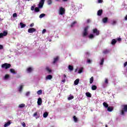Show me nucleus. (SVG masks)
<instances>
[{"label": "nucleus", "mask_w": 127, "mask_h": 127, "mask_svg": "<svg viewBox=\"0 0 127 127\" xmlns=\"http://www.w3.org/2000/svg\"><path fill=\"white\" fill-rule=\"evenodd\" d=\"M123 108L121 111V115L122 116H125V113L127 112V105H124L123 106Z\"/></svg>", "instance_id": "nucleus-1"}, {"label": "nucleus", "mask_w": 127, "mask_h": 127, "mask_svg": "<svg viewBox=\"0 0 127 127\" xmlns=\"http://www.w3.org/2000/svg\"><path fill=\"white\" fill-rule=\"evenodd\" d=\"M88 29H89V26L84 27L83 32L82 33L83 37H85L88 35Z\"/></svg>", "instance_id": "nucleus-2"}, {"label": "nucleus", "mask_w": 127, "mask_h": 127, "mask_svg": "<svg viewBox=\"0 0 127 127\" xmlns=\"http://www.w3.org/2000/svg\"><path fill=\"white\" fill-rule=\"evenodd\" d=\"M11 67V64L7 63H5L1 65V68H4L5 69H8Z\"/></svg>", "instance_id": "nucleus-3"}, {"label": "nucleus", "mask_w": 127, "mask_h": 127, "mask_svg": "<svg viewBox=\"0 0 127 127\" xmlns=\"http://www.w3.org/2000/svg\"><path fill=\"white\" fill-rule=\"evenodd\" d=\"M45 0H41L39 3L38 6L39 8H42L43 7V5L44 4V2Z\"/></svg>", "instance_id": "nucleus-4"}, {"label": "nucleus", "mask_w": 127, "mask_h": 127, "mask_svg": "<svg viewBox=\"0 0 127 127\" xmlns=\"http://www.w3.org/2000/svg\"><path fill=\"white\" fill-rule=\"evenodd\" d=\"M93 32L96 36L100 35V31L98 30V29L97 28L93 29Z\"/></svg>", "instance_id": "nucleus-5"}, {"label": "nucleus", "mask_w": 127, "mask_h": 127, "mask_svg": "<svg viewBox=\"0 0 127 127\" xmlns=\"http://www.w3.org/2000/svg\"><path fill=\"white\" fill-rule=\"evenodd\" d=\"M7 35V31H4L3 33H0V38L3 37V36H6Z\"/></svg>", "instance_id": "nucleus-6"}, {"label": "nucleus", "mask_w": 127, "mask_h": 127, "mask_svg": "<svg viewBox=\"0 0 127 127\" xmlns=\"http://www.w3.org/2000/svg\"><path fill=\"white\" fill-rule=\"evenodd\" d=\"M65 13V9L63 7H61L60 8V14L63 15Z\"/></svg>", "instance_id": "nucleus-7"}, {"label": "nucleus", "mask_w": 127, "mask_h": 127, "mask_svg": "<svg viewBox=\"0 0 127 127\" xmlns=\"http://www.w3.org/2000/svg\"><path fill=\"white\" fill-rule=\"evenodd\" d=\"M35 31H36V29L34 28H30L28 30L29 33H33V32H35Z\"/></svg>", "instance_id": "nucleus-8"}, {"label": "nucleus", "mask_w": 127, "mask_h": 127, "mask_svg": "<svg viewBox=\"0 0 127 127\" xmlns=\"http://www.w3.org/2000/svg\"><path fill=\"white\" fill-rule=\"evenodd\" d=\"M59 61V57H56V58H54V61L53 62V64H56L57 62H58Z\"/></svg>", "instance_id": "nucleus-9"}, {"label": "nucleus", "mask_w": 127, "mask_h": 127, "mask_svg": "<svg viewBox=\"0 0 127 127\" xmlns=\"http://www.w3.org/2000/svg\"><path fill=\"white\" fill-rule=\"evenodd\" d=\"M37 104L38 106H41V104H42V99L41 98H39L37 101Z\"/></svg>", "instance_id": "nucleus-10"}, {"label": "nucleus", "mask_w": 127, "mask_h": 127, "mask_svg": "<svg viewBox=\"0 0 127 127\" xmlns=\"http://www.w3.org/2000/svg\"><path fill=\"white\" fill-rule=\"evenodd\" d=\"M103 14V10L102 9H100L97 12V15L99 16H101L102 14Z\"/></svg>", "instance_id": "nucleus-11"}, {"label": "nucleus", "mask_w": 127, "mask_h": 127, "mask_svg": "<svg viewBox=\"0 0 127 127\" xmlns=\"http://www.w3.org/2000/svg\"><path fill=\"white\" fill-rule=\"evenodd\" d=\"M11 124V123L10 122V121H9L8 122H7L6 123H5L4 125V127H7L9 126H10V124Z\"/></svg>", "instance_id": "nucleus-12"}, {"label": "nucleus", "mask_w": 127, "mask_h": 127, "mask_svg": "<svg viewBox=\"0 0 127 127\" xmlns=\"http://www.w3.org/2000/svg\"><path fill=\"white\" fill-rule=\"evenodd\" d=\"M33 69L32 68V67H28V68H27V72H28V73H31V72H32Z\"/></svg>", "instance_id": "nucleus-13"}, {"label": "nucleus", "mask_w": 127, "mask_h": 127, "mask_svg": "<svg viewBox=\"0 0 127 127\" xmlns=\"http://www.w3.org/2000/svg\"><path fill=\"white\" fill-rule=\"evenodd\" d=\"M52 78H53V76L51 75H48L46 76V80H51Z\"/></svg>", "instance_id": "nucleus-14"}, {"label": "nucleus", "mask_w": 127, "mask_h": 127, "mask_svg": "<svg viewBox=\"0 0 127 127\" xmlns=\"http://www.w3.org/2000/svg\"><path fill=\"white\" fill-rule=\"evenodd\" d=\"M20 25L21 26V28H24V27H25V26H26V25L25 24H24L22 22L20 23Z\"/></svg>", "instance_id": "nucleus-15"}, {"label": "nucleus", "mask_w": 127, "mask_h": 127, "mask_svg": "<svg viewBox=\"0 0 127 127\" xmlns=\"http://www.w3.org/2000/svg\"><path fill=\"white\" fill-rule=\"evenodd\" d=\"M68 69L69 70V71H73V70H74V67H73L72 65H68Z\"/></svg>", "instance_id": "nucleus-16"}, {"label": "nucleus", "mask_w": 127, "mask_h": 127, "mask_svg": "<svg viewBox=\"0 0 127 127\" xmlns=\"http://www.w3.org/2000/svg\"><path fill=\"white\" fill-rule=\"evenodd\" d=\"M80 81V80L79 79H76L74 82V85L76 86L77 85H78V84H79V82Z\"/></svg>", "instance_id": "nucleus-17"}, {"label": "nucleus", "mask_w": 127, "mask_h": 127, "mask_svg": "<svg viewBox=\"0 0 127 127\" xmlns=\"http://www.w3.org/2000/svg\"><path fill=\"white\" fill-rule=\"evenodd\" d=\"M103 54H108V53H110V50H105L103 51Z\"/></svg>", "instance_id": "nucleus-18"}, {"label": "nucleus", "mask_w": 127, "mask_h": 127, "mask_svg": "<svg viewBox=\"0 0 127 127\" xmlns=\"http://www.w3.org/2000/svg\"><path fill=\"white\" fill-rule=\"evenodd\" d=\"M104 23H107L108 22V17H105L102 20Z\"/></svg>", "instance_id": "nucleus-19"}, {"label": "nucleus", "mask_w": 127, "mask_h": 127, "mask_svg": "<svg viewBox=\"0 0 127 127\" xmlns=\"http://www.w3.org/2000/svg\"><path fill=\"white\" fill-rule=\"evenodd\" d=\"M116 43H117V40L113 39L112 41L111 44L112 45H115V44H116Z\"/></svg>", "instance_id": "nucleus-20"}, {"label": "nucleus", "mask_w": 127, "mask_h": 127, "mask_svg": "<svg viewBox=\"0 0 127 127\" xmlns=\"http://www.w3.org/2000/svg\"><path fill=\"white\" fill-rule=\"evenodd\" d=\"M46 70L47 71V72H48V73H51L52 72V70L51 69H50L49 67H47L46 68Z\"/></svg>", "instance_id": "nucleus-21"}, {"label": "nucleus", "mask_w": 127, "mask_h": 127, "mask_svg": "<svg viewBox=\"0 0 127 127\" xmlns=\"http://www.w3.org/2000/svg\"><path fill=\"white\" fill-rule=\"evenodd\" d=\"M86 96L88 97V98H91L92 97V95H91V93L90 92H86L85 93Z\"/></svg>", "instance_id": "nucleus-22"}, {"label": "nucleus", "mask_w": 127, "mask_h": 127, "mask_svg": "<svg viewBox=\"0 0 127 127\" xmlns=\"http://www.w3.org/2000/svg\"><path fill=\"white\" fill-rule=\"evenodd\" d=\"M91 89H92V91H95V90H97V86L92 85L91 87Z\"/></svg>", "instance_id": "nucleus-23"}, {"label": "nucleus", "mask_w": 127, "mask_h": 127, "mask_svg": "<svg viewBox=\"0 0 127 127\" xmlns=\"http://www.w3.org/2000/svg\"><path fill=\"white\" fill-rule=\"evenodd\" d=\"M23 89V85H20V86L18 88L19 92H22Z\"/></svg>", "instance_id": "nucleus-24"}, {"label": "nucleus", "mask_w": 127, "mask_h": 127, "mask_svg": "<svg viewBox=\"0 0 127 127\" xmlns=\"http://www.w3.org/2000/svg\"><path fill=\"white\" fill-rule=\"evenodd\" d=\"M103 105L104 107H105V108L109 107V104H108V103H107L106 102H104L103 103Z\"/></svg>", "instance_id": "nucleus-25"}, {"label": "nucleus", "mask_w": 127, "mask_h": 127, "mask_svg": "<svg viewBox=\"0 0 127 127\" xmlns=\"http://www.w3.org/2000/svg\"><path fill=\"white\" fill-rule=\"evenodd\" d=\"M114 108L113 107H107V111L108 112H112Z\"/></svg>", "instance_id": "nucleus-26"}, {"label": "nucleus", "mask_w": 127, "mask_h": 127, "mask_svg": "<svg viewBox=\"0 0 127 127\" xmlns=\"http://www.w3.org/2000/svg\"><path fill=\"white\" fill-rule=\"evenodd\" d=\"M43 118H47L48 117V112H45L43 114Z\"/></svg>", "instance_id": "nucleus-27"}, {"label": "nucleus", "mask_w": 127, "mask_h": 127, "mask_svg": "<svg viewBox=\"0 0 127 127\" xmlns=\"http://www.w3.org/2000/svg\"><path fill=\"white\" fill-rule=\"evenodd\" d=\"M10 72L11 73H12V74H16V72H15V71L13 68L10 69Z\"/></svg>", "instance_id": "nucleus-28"}, {"label": "nucleus", "mask_w": 127, "mask_h": 127, "mask_svg": "<svg viewBox=\"0 0 127 127\" xmlns=\"http://www.w3.org/2000/svg\"><path fill=\"white\" fill-rule=\"evenodd\" d=\"M93 82H94V77L92 76L90 79V83L93 84Z\"/></svg>", "instance_id": "nucleus-29"}, {"label": "nucleus", "mask_w": 127, "mask_h": 127, "mask_svg": "<svg viewBox=\"0 0 127 127\" xmlns=\"http://www.w3.org/2000/svg\"><path fill=\"white\" fill-rule=\"evenodd\" d=\"M76 23H77V21H74L72 23H71V24L70 25L71 27H73L74 26V25H75V24H76Z\"/></svg>", "instance_id": "nucleus-30"}, {"label": "nucleus", "mask_w": 127, "mask_h": 127, "mask_svg": "<svg viewBox=\"0 0 127 127\" xmlns=\"http://www.w3.org/2000/svg\"><path fill=\"white\" fill-rule=\"evenodd\" d=\"M39 7H36L35 8V12H38L40 11V9H39Z\"/></svg>", "instance_id": "nucleus-31"}, {"label": "nucleus", "mask_w": 127, "mask_h": 127, "mask_svg": "<svg viewBox=\"0 0 127 127\" xmlns=\"http://www.w3.org/2000/svg\"><path fill=\"white\" fill-rule=\"evenodd\" d=\"M37 95H41L42 94V90L40 89L38 90L37 92Z\"/></svg>", "instance_id": "nucleus-32"}, {"label": "nucleus", "mask_w": 127, "mask_h": 127, "mask_svg": "<svg viewBox=\"0 0 127 127\" xmlns=\"http://www.w3.org/2000/svg\"><path fill=\"white\" fill-rule=\"evenodd\" d=\"M73 119L75 123H77V122H78V118H77V117H76L75 116H73Z\"/></svg>", "instance_id": "nucleus-33"}, {"label": "nucleus", "mask_w": 127, "mask_h": 127, "mask_svg": "<svg viewBox=\"0 0 127 127\" xmlns=\"http://www.w3.org/2000/svg\"><path fill=\"white\" fill-rule=\"evenodd\" d=\"M25 107V104H21L19 105V108H24Z\"/></svg>", "instance_id": "nucleus-34"}, {"label": "nucleus", "mask_w": 127, "mask_h": 127, "mask_svg": "<svg viewBox=\"0 0 127 127\" xmlns=\"http://www.w3.org/2000/svg\"><path fill=\"white\" fill-rule=\"evenodd\" d=\"M104 61H105V59L104 58H102L100 64V65H103L104 64Z\"/></svg>", "instance_id": "nucleus-35"}, {"label": "nucleus", "mask_w": 127, "mask_h": 127, "mask_svg": "<svg viewBox=\"0 0 127 127\" xmlns=\"http://www.w3.org/2000/svg\"><path fill=\"white\" fill-rule=\"evenodd\" d=\"M74 99V96H71L69 97H68L67 99L68 100V101H70L72 99Z\"/></svg>", "instance_id": "nucleus-36"}, {"label": "nucleus", "mask_w": 127, "mask_h": 127, "mask_svg": "<svg viewBox=\"0 0 127 127\" xmlns=\"http://www.w3.org/2000/svg\"><path fill=\"white\" fill-rule=\"evenodd\" d=\"M44 16H45V14L42 13L40 15L39 17L40 18H42V17H44Z\"/></svg>", "instance_id": "nucleus-37"}, {"label": "nucleus", "mask_w": 127, "mask_h": 127, "mask_svg": "<svg viewBox=\"0 0 127 127\" xmlns=\"http://www.w3.org/2000/svg\"><path fill=\"white\" fill-rule=\"evenodd\" d=\"M83 67L80 68L79 70H78V73L79 74H81V73H82V72H83Z\"/></svg>", "instance_id": "nucleus-38"}, {"label": "nucleus", "mask_w": 127, "mask_h": 127, "mask_svg": "<svg viewBox=\"0 0 127 127\" xmlns=\"http://www.w3.org/2000/svg\"><path fill=\"white\" fill-rule=\"evenodd\" d=\"M88 37L90 38V39H92V38H94V35L91 34L89 35Z\"/></svg>", "instance_id": "nucleus-39"}, {"label": "nucleus", "mask_w": 127, "mask_h": 127, "mask_svg": "<svg viewBox=\"0 0 127 127\" xmlns=\"http://www.w3.org/2000/svg\"><path fill=\"white\" fill-rule=\"evenodd\" d=\"M8 78H9V75L8 74H6L4 76V79H8Z\"/></svg>", "instance_id": "nucleus-40"}, {"label": "nucleus", "mask_w": 127, "mask_h": 127, "mask_svg": "<svg viewBox=\"0 0 127 127\" xmlns=\"http://www.w3.org/2000/svg\"><path fill=\"white\" fill-rule=\"evenodd\" d=\"M37 116H38V113L37 112H35L33 114V117H37Z\"/></svg>", "instance_id": "nucleus-41"}, {"label": "nucleus", "mask_w": 127, "mask_h": 127, "mask_svg": "<svg viewBox=\"0 0 127 127\" xmlns=\"http://www.w3.org/2000/svg\"><path fill=\"white\" fill-rule=\"evenodd\" d=\"M51 3H52V0H48V4L50 5V4H51Z\"/></svg>", "instance_id": "nucleus-42"}, {"label": "nucleus", "mask_w": 127, "mask_h": 127, "mask_svg": "<svg viewBox=\"0 0 127 127\" xmlns=\"http://www.w3.org/2000/svg\"><path fill=\"white\" fill-rule=\"evenodd\" d=\"M34 8H35V5H33L31 7V10H34Z\"/></svg>", "instance_id": "nucleus-43"}, {"label": "nucleus", "mask_w": 127, "mask_h": 127, "mask_svg": "<svg viewBox=\"0 0 127 127\" xmlns=\"http://www.w3.org/2000/svg\"><path fill=\"white\" fill-rule=\"evenodd\" d=\"M13 17H17V14L16 13H14L13 14Z\"/></svg>", "instance_id": "nucleus-44"}, {"label": "nucleus", "mask_w": 127, "mask_h": 127, "mask_svg": "<svg viewBox=\"0 0 127 127\" xmlns=\"http://www.w3.org/2000/svg\"><path fill=\"white\" fill-rule=\"evenodd\" d=\"M109 83V80H108V78L105 79V83L108 84Z\"/></svg>", "instance_id": "nucleus-45"}, {"label": "nucleus", "mask_w": 127, "mask_h": 127, "mask_svg": "<svg viewBox=\"0 0 127 127\" xmlns=\"http://www.w3.org/2000/svg\"><path fill=\"white\" fill-rule=\"evenodd\" d=\"M87 63H88V64H91V60L88 59Z\"/></svg>", "instance_id": "nucleus-46"}, {"label": "nucleus", "mask_w": 127, "mask_h": 127, "mask_svg": "<svg viewBox=\"0 0 127 127\" xmlns=\"http://www.w3.org/2000/svg\"><path fill=\"white\" fill-rule=\"evenodd\" d=\"M46 32V29H44L43 30V31H42V34H44V33H45Z\"/></svg>", "instance_id": "nucleus-47"}, {"label": "nucleus", "mask_w": 127, "mask_h": 127, "mask_svg": "<svg viewBox=\"0 0 127 127\" xmlns=\"http://www.w3.org/2000/svg\"><path fill=\"white\" fill-rule=\"evenodd\" d=\"M29 95H30V92H26V96L27 97L28 96H29Z\"/></svg>", "instance_id": "nucleus-48"}, {"label": "nucleus", "mask_w": 127, "mask_h": 127, "mask_svg": "<svg viewBox=\"0 0 127 127\" xmlns=\"http://www.w3.org/2000/svg\"><path fill=\"white\" fill-rule=\"evenodd\" d=\"M22 127H26V125H25V123L24 122H23V123H22Z\"/></svg>", "instance_id": "nucleus-49"}, {"label": "nucleus", "mask_w": 127, "mask_h": 127, "mask_svg": "<svg viewBox=\"0 0 127 127\" xmlns=\"http://www.w3.org/2000/svg\"><path fill=\"white\" fill-rule=\"evenodd\" d=\"M98 3H102V2H103V0H98Z\"/></svg>", "instance_id": "nucleus-50"}, {"label": "nucleus", "mask_w": 127, "mask_h": 127, "mask_svg": "<svg viewBox=\"0 0 127 127\" xmlns=\"http://www.w3.org/2000/svg\"><path fill=\"white\" fill-rule=\"evenodd\" d=\"M91 22V19H88L87 20V23H90Z\"/></svg>", "instance_id": "nucleus-51"}, {"label": "nucleus", "mask_w": 127, "mask_h": 127, "mask_svg": "<svg viewBox=\"0 0 127 127\" xmlns=\"http://www.w3.org/2000/svg\"><path fill=\"white\" fill-rule=\"evenodd\" d=\"M0 50L3 49V46L1 45H0Z\"/></svg>", "instance_id": "nucleus-52"}, {"label": "nucleus", "mask_w": 127, "mask_h": 127, "mask_svg": "<svg viewBox=\"0 0 127 127\" xmlns=\"http://www.w3.org/2000/svg\"><path fill=\"white\" fill-rule=\"evenodd\" d=\"M30 27H32L33 26H34V23H32L30 25Z\"/></svg>", "instance_id": "nucleus-53"}, {"label": "nucleus", "mask_w": 127, "mask_h": 127, "mask_svg": "<svg viewBox=\"0 0 127 127\" xmlns=\"http://www.w3.org/2000/svg\"><path fill=\"white\" fill-rule=\"evenodd\" d=\"M118 41L120 42L122 41V38H119L118 39H117Z\"/></svg>", "instance_id": "nucleus-54"}, {"label": "nucleus", "mask_w": 127, "mask_h": 127, "mask_svg": "<svg viewBox=\"0 0 127 127\" xmlns=\"http://www.w3.org/2000/svg\"><path fill=\"white\" fill-rule=\"evenodd\" d=\"M125 20H127V14L126 16H125Z\"/></svg>", "instance_id": "nucleus-55"}, {"label": "nucleus", "mask_w": 127, "mask_h": 127, "mask_svg": "<svg viewBox=\"0 0 127 127\" xmlns=\"http://www.w3.org/2000/svg\"><path fill=\"white\" fill-rule=\"evenodd\" d=\"M62 82H63V83H65V82H66V80L64 79V80H62Z\"/></svg>", "instance_id": "nucleus-56"}, {"label": "nucleus", "mask_w": 127, "mask_h": 127, "mask_svg": "<svg viewBox=\"0 0 127 127\" xmlns=\"http://www.w3.org/2000/svg\"><path fill=\"white\" fill-rule=\"evenodd\" d=\"M64 78H66V74H64Z\"/></svg>", "instance_id": "nucleus-57"}, {"label": "nucleus", "mask_w": 127, "mask_h": 127, "mask_svg": "<svg viewBox=\"0 0 127 127\" xmlns=\"http://www.w3.org/2000/svg\"><path fill=\"white\" fill-rule=\"evenodd\" d=\"M63 1H68V0H63Z\"/></svg>", "instance_id": "nucleus-58"}, {"label": "nucleus", "mask_w": 127, "mask_h": 127, "mask_svg": "<svg viewBox=\"0 0 127 127\" xmlns=\"http://www.w3.org/2000/svg\"><path fill=\"white\" fill-rule=\"evenodd\" d=\"M105 127H108V126L107 125H106Z\"/></svg>", "instance_id": "nucleus-59"}, {"label": "nucleus", "mask_w": 127, "mask_h": 127, "mask_svg": "<svg viewBox=\"0 0 127 127\" xmlns=\"http://www.w3.org/2000/svg\"><path fill=\"white\" fill-rule=\"evenodd\" d=\"M56 1H59V0H56Z\"/></svg>", "instance_id": "nucleus-60"}, {"label": "nucleus", "mask_w": 127, "mask_h": 127, "mask_svg": "<svg viewBox=\"0 0 127 127\" xmlns=\"http://www.w3.org/2000/svg\"><path fill=\"white\" fill-rule=\"evenodd\" d=\"M113 22H114V23H116V21H114Z\"/></svg>", "instance_id": "nucleus-61"}]
</instances>
